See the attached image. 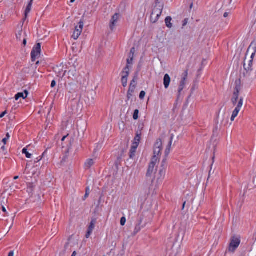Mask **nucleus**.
Returning a JSON list of instances; mask_svg holds the SVG:
<instances>
[{"mask_svg":"<svg viewBox=\"0 0 256 256\" xmlns=\"http://www.w3.org/2000/svg\"><path fill=\"white\" fill-rule=\"evenodd\" d=\"M248 53H251V60L248 61V64H246V60H244V70L240 77V78H242L243 77L246 82L251 83L256 79V73L253 72L252 68L253 59L256 53V42H252L249 46L246 54Z\"/></svg>","mask_w":256,"mask_h":256,"instance_id":"obj_1","label":"nucleus"},{"mask_svg":"<svg viewBox=\"0 0 256 256\" xmlns=\"http://www.w3.org/2000/svg\"><path fill=\"white\" fill-rule=\"evenodd\" d=\"M162 149V141L160 138H158L156 140L154 146V156H152V160L154 161H158L159 157L161 155V151Z\"/></svg>","mask_w":256,"mask_h":256,"instance_id":"obj_2","label":"nucleus"},{"mask_svg":"<svg viewBox=\"0 0 256 256\" xmlns=\"http://www.w3.org/2000/svg\"><path fill=\"white\" fill-rule=\"evenodd\" d=\"M157 161H154L151 160V162L149 164L148 170L146 174V176L148 178H150L152 181L154 179V174H156L157 168L156 166Z\"/></svg>","mask_w":256,"mask_h":256,"instance_id":"obj_3","label":"nucleus"},{"mask_svg":"<svg viewBox=\"0 0 256 256\" xmlns=\"http://www.w3.org/2000/svg\"><path fill=\"white\" fill-rule=\"evenodd\" d=\"M162 9L163 6L156 4L150 16V20L152 22L155 23L158 20L162 14Z\"/></svg>","mask_w":256,"mask_h":256,"instance_id":"obj_4","label":"nucleus"},{"mask_svg":"<svg viewBox=\"0 0 256 256\" xmlns=\"http://www.w3.org/2000/svg\"><path fill=\"white\" fill-rule=\"evenodd\" d=\"M234 90L231 99L232 102L235 106L238 100L239 93L240 90V79L236 80L235 82Z\"/></svg>","mask_w":256,"mask_h":256,"instance_id":"obj_5","label":"nucleus"},{"mask_svg":"<svg viewBox=\"0 0 256 256\" xmlns=\"http://www.w3.org/2000/svg\"><path fill=\"white\" fill-rule=\"evenodd\" d=\"M84 20L81 19L78 24L75 26L74 30L72 36L74 40H77L80 35L84 28Z\"/></svg>","mask_w":256,"mask_h":256,"instance_id":"obj_6","label":"nucleus"},{"mask_svg":"<svg viewBox=\"0 0 256 256\" xmlns=\"http://www.w3.org/2000/svg\"><path fill=\"white\" fill-rule=\"evenodd\" d=\"M41 52V44L40 43H37L33 48L31 52V60L32 62H35L37 57H38Z\"/></svg>","mask_w":256,"mask_h":256,"instance_id":"obj_7","label":"nucleus"},{"mask_svg":"<svg viewBox=\"0 0 256 256\" xmlns=\"http://www.w3.org/2000/svg\"><path fill=\"white\" fill-rule=\"evenodd\" d=\"M240 242V240L239 238L236 236L232 237L229 245L228 250L234 252L239 246Z\"/></svg>","mask_w":256,"mask_h":256,"instance_id":"obj_8","label":"nucleus"},{"mask_svg":"<svg viewBox=\"0 0 256 256\" xmlns=\"http://www.w3.org/2000/svg\"><path fill=\"white\" fill-rule=\"evenodd\" d=\"M138 72H136L135 74V76L134 77V78L130 82V84L129 87V89L128 92L127 97L128 100H130L132 96V93H133L135 90V84L132 85V82L136 83V81L138 80Z\"/></svg>","mask_w":256,"mask_h":256,"instance_id":"obj_9","label":"nucleus"},{"mask_svg":"<svg viewBox=\"0 0 256 256\" xmlns=\"http://www.w3.org/2000/svg\"><path fill=\"white\" fill-rule=\"evenodd\" d=\"M187 76H188V72L186 71L182 74V80H181L180 85H179L178 90V98H179V96H180V92L184 88V86H185Z\"/></svg>","mask_w":256,"mask_h":256,"instance_id":"obj_10","label":"nucleus"},{"mask_svg":"<svg viewBox=\"0 0 256 256\" xmlns=\"http://www.w3.org/2000/svg\"><path fill=\"white\" fill-rule=\"evenodd\" d=\"M142 218H140L138 220V223L136 224L135 226V228L134 232V234H136L138 232H140L142 228L144 227V226H142Z\"/></svg>","mask_w":256,"mask_h":256,"instance_id":"obj_11","label":"nucleus"},{"mask_svg":"<svg viewBox=\"0 0 256 256\" xmlns=\"http://www.w3.org/2000/svg\"><path fill=\"white\" fill-rule=\"evenodd\" d=\"M28 94V92L27 90H24V93L23 92H18L17 94L15 96V99L16 100H18L20 98H22L24 99H25Z\"/></svg>","mask_w":256,"mask_h":256,"instance_id":"obj_12","label":"nucleus"},{"mask_svg":"<svg viewBox=\"0 0 256 256\" xmlns=\"http://www.w3.org/2000/svg\"><path fill=\"white\" fill-rule=\"evenodd\" d=\"M225 114H226V112L225 110H224L223 112H222V108L220 109L219 113L218 115L217 118L218 120L221 123H222L224 121L225 119Z\"/></svg>","mask_w":256,"mask_h":256,"instance_id":"obj_13","label":"nucleus"},{"mask_svg":"<svg viewBox=\"0 0 256 256\" xmlns=\"http://www.w3.org/2000/svg\"><path fill=\"white\" fill-rule=\"evenodd\" d=\"M170 78L168 74H166L164 78V84L166 88H168L170 82Z\"/></svg>","mask_w":256,"mask_h":256,"instance_id":"obj_14","label":"nucleus"},{"mask_svg":"<svg viewBox=\"0 0 256 256\" xmlns=\"http://www.w3.org/2000/svg\"><path fill=\"white\" fill-rule=\"evenodd\" d=\"M174 138V134H172L170 135V140L168 142L167 148H166V149L165 150V154H166V156H167L170 152V147L172 146V142Z\"/></svg>","mask_w":256,"mask_h":256,"instance_id":"obj_15","label":"nucleus"},{"mask_svg":"<svg viewBox=\"0 0 256 256\" xmlns=\"http://www.w3.org/2000/svg\"><path fill=\"white\" fill-rule=\"evenodd\" d=\"M138 147V146H136V144H132V146L130 152V158H132L134 156Z\"/></svg>","mask_w":256,"mask_h":256,"instance_id":"obj_16","label":"nucleus"},{"mask_svg":"<svg viewBox=\"0 0 256 256\" xmlns=\"http://www.w3.org/2000/svg\"><path fill=\"white\" fill-rule=\"evenodd\" d=\"M140 132H137L136 134V136L134 138V142L132 144H136V146H138L140 140V136H141Z\"/></svg>","mask_w":256,"mask_h":256,"instance_id":"obj_17","label":"nucleus"},{"mask_svg":"<svg viewBox=\"0 0 256 256\" xmlns=\"http://www.w3.org/2000/svg\"><path fill=\"white\" fill-rule=\"evenodd\" d=\"M32 2H33V0H30L27 6H26V9L25 10V12H24V14H25V19L27 17V14L30 12L31 10V9H32Z\"/></svg>","mask_w":256,"mask_h":256,"instance_id":"obj_18","label":"nucleus"},{"mask_svg":"<svg viewBox=\"0 0 256 256\" xmlns=\"http://www.w3.org/2000/svg\"><path fill=\"white\" fill-rule=\"evenodd\" d=\"M94 164V161L93 159H88L85 162L84 166L86 169L90 168Z\"/></svg>","mask_w":256,"mask_h":256,"instance_id":"obj_19","label":"nucleus"},{"mask_svg":"<svg viewBox=\"0 0 256 256\" xmlns=\"http://www.w3.org/2000/svg\"><path fill=\"white\" fill-rule=\"evenodd\" d=\"M172 20V18L170 16H167L165 19L166 26L170 28L172 27V24L171 23Z\"/></svg>","mask_w":256,"mask_h":256,"instance_id":"obj_20","label":"nucleus"},{"mask_svg":"<svg viewBox=\"0 0 256 256\" xmlns=\"http://www.w3.org/2000/svg\"><path fill=\"white\" fill-rule=\"evenodd\" d=\"M166 170L164 168H160L158 172L159 177L158 178V180H162L164 179L165 174H166Z\"/></svg>","mask_w":256,"mask_h":256,"instance_id":"obj_21","label":"nucleus"},{"mask_svg":"<svg viewBox=\"0 0 256 256\" xmlns=\"http://www.w3.org/2000/svg\"><path fill=\"white\" fill-rule=\"evenodd\" d=\"M128 77L126 75H122V82L124 87L127 86Z\"/></svg>","mask_w":256,"mask_h":256,"instance_id":"obj_22","label":"nucleus"},{"mask_svg":"<svg viewBox=\"0 0 256 256\" xmlns=\"http://www.w3.org/2000/svg\"><path fill=\"white\" fill-rule=\"evenodd\" d=\"M240 111V110H238L236 108L234 109V110L232 112V117H231V120L232 121H234V120L236 116H238V114Z\"/></svg>","mask_w":256,"mask_h":256,"instance_id":"obj_23","label":"nucleus"},{"mask_svg":"<svg viewBox=\"0 0 256 256\" xmlns=\"http://www.w3.org/2000/svg\"><path fill=\"white\" fill-rule=\"evenodd\" d=\"M243 100H244V99L242 98H240L239 99L238 104L236 108L240 110V108H242V107L243 105Z\"/></svg>","mask_w":256,"mask_h":256,"instance_id":"obj_24","label":"nucleus"},{"mask_svg":"<svg viewBox=\"0 0 256 256\" xmlns=\"http://www.w3.org/2000/svg\"><path fill=\"white\" fill-rule=\"evenodd\" d=\"M22 152L23 154H25L27 158H30L32 157V154H30L27 150L26 148H24L22 150Z\"/></svg>","mask_w":256,"mask_h":256,"instance_id":"obj_25","label":"nucleus"},{"mask_svg":"<svg viewBox=\"0 0 256 256\" xmlns=\"http://www.w3.org/2000/svg\"><path fill=\"white\" fill-rule=\"evenodd\" d=\"M120 14L118 13L115 14L113 16V26H114L116 22L120 18Z\"/></svg>","mask_w":256,"mask_h":256,"instance_id":"obj_26","label":"nucleus"},{"mask_svg":"<svg viewBox=\"0 0 256 256\" xmlns=\"http://www.w3.org/2000/svg\"><path fill=\"white\" fill-rule=\"evenodd\" d=\"M166 158H164L162 162L160 168H164V169L166 170Z\"/></svg>","mask_w":256,"mask_h":256,"instance_id":"obj_27","label":"nucleus"},{"mask_svg":"<svg viewBox=\"0 0 256 256\" xmlns=\"http://www.w3.org/2000/svg\"><path fill=\"white\" fill-rule=\"evenodd\" d=\"M138 113H139V110H136L134 111V114H133V118L134 120H136L138 119Z\"/></svg>","mask_w":256,"mask_h":256,"instance_id":"obj_28","label":"nucleus"},{"mask_svg":"<svg viewBox=\"0 0 256 256\" xmlns=\"http://www.w3.org/2000/svg\"><path fill=\"white\" fill-rule=\"evenodd\" d=\"M124 75H126L128 76L129 74V66L128 65L124 68V70L123 72Z\"/></svg>","mask_w":256,"mask_h":256,"instance_id":"obj_29","label":"nucleus"},{"mask_svg":"<svg viewBox=\"0 0 256 256\" xmlns=\"http://www.w3.org/2000/svg\"><path fill=\"white\" fill-rule=\"evenodd\" d=\"M134 55H132V54L130 55V54L129 58L127 59L128 64H132L133 58H134Z\"/></svg>","mask_w":256,"mask_h":256,"instance_id":"obj_30","label":"nucleus"},{"mask_svg":"<svg viewBox=\"0 0 256 256\" xmlns=\"http://www.w3.org/2000/svg\"><path fill=\"white\" fill-rule=\"evenodd\" d=\"M70 148H68L65 152V155L64 156L63 160H66L68 158V154L69 153Z\"/></svg>","mask_w":256,"mask_h":256,"instance_id":"obj_31","label":"nucleus"},{"mask_svg":"<svg viewBox=\"0 0 256 256\" xmlns=\"http://www.w3.org/2000/svg\"><path fill=\"white\" fill-rule=\"evenodd\" d=\"M90 194V190L88 188H86V194L84 196V198H83L84 200H85V199Z\"/></svg>","mask_w":256,"mask_h":256,"instance_id":"obj_32","label":"nucleus"},{"mask_svg":"<svg viewBox=\"0 0 256 256\" xmlns=\"http://www.w3.org/2000/svg\"><path fill=\"white\" fill-rule=\"evenodd\" d=\"M145 96H146L145 92L141 91L140 94V100L144 99V98Z\"/></svg>","mask_w":256,"mask_h":256,"instance_id":"obj_33","label":"nucleus"},{"mask_svg":"<svg viewBox=\"0 0 256 256\" xmlns=\"http://www.w3.org/2000/svg\"><path fill=\"white\" fill-rule=\"evenodd\" d=\"M126 222V218L125 217H122L120 219V224L122 226H124Z\"/></svg>","mask_w":256,"mask_h":256,"instance_id":"obj_34","label":"nucleus"},{"mask_svg":"<svg viewBox=\"0 0 256 256\" xmlns=\"http://www.w3.org/2000/svg\"><path fill=\"white\" fill-rule=\"evenodd\" d=\"M92 230L88 229V231L86 234V238H88L90 237V235L92 233Z\"/></svg>","mask_w":256,"mask_h":256,"instance_id":"obj_35","label":"nucleus"},{"mask_svg":"<svg viewBox=\"0 0 256 256\" xmlns=\"http://www.w3.org/2000/svg\"><path fill=\"white\" fill-rule=\"evenodd\" d=\"M188 18H185L182 21V28L185 26L188 23Z\"/></svg>","mask_w":256,"mask_h":256,"instance_id":"obj_36","label":"nucleus"},{"mask_svg":"<svg viewBox=\"0 0 256 256\" xmlns=\"http://www.w3.org/2000/svg\"><path fill=\"white\" fill-rule=\"evenodd\" d=\"M96 221H97V218H96L92 217V220H91L90 223H92L93 224L95 225L96 224Z\"/></svg>","mask_w":256,"mask_h":256,"instance_id":"obj_37","label":"nucleus"},{"mask_svg":"<svg viewBox=\"0 0 256 256\" xmlns=\"http://www.w3.org/2000/svg\"><path fill=\"white\" fill-rule=\"evenodd\" d=\"M94 227H95V225L93 224L92 223H90V224L88 228V229L93 231Z\"/></svg>","mask_w":256,"mask_h":256,"instance_id":"obj_38","label":"nucleus"},{"mask_svg":"<svg viewBox=\"0 0 256 256\" xmlns=\"http://www.w3.org/2000/svg\"><path fill=\"white\" fill-rule=\"evenodd\" d=\"M120 160H121V157L120 156H118V160L116 162H115V164L116 166H118V164L120 162Z\"/></svg>","mask_w":256,"mask_h":256,"instance_id":"obj_39","label":"nucleus"},{"mask_svg":"<svg viewBox=\"0 0 256 256\" xmlns=\"http://www.w3.org/2000/svg\"><path fill=\"white\" fill-rule=\"evenodd\" d=\"M135 52H136L135 48L133 47L131 48L130 54V55L131 54L134 55Z\"/></svg>","mask_w":256,"mask_h":256,"instance_id":"obj_40","label":"nucleus"},{"mask_svg":"<svg viewBox=\"0 0 256 256\" xmlns=\"http://www.w3.org/2000/svg\"><path fill=\"white\" fill-rule=\"evenodd\" d=\"M7 114V111L6 110H5V111L3 112L0 114V118H2L5 116V114Z\"/></svg>","mask_w":256,"mask_h":256,"instance_id":"obj_41","label":"nucleus"},{"mask_svg":"<svg viewBox=\"0 0 256 256\" xmlns=\"http://www.w3.org/2000/svg\"><path fill=\"white\" fill-rule=\"evenodd\" d=\"M56 82L54 80H53L51 83V87L54 88L56 86Z\"/></svg>","mask_w":256,"mask_h":256,"instance_id":"obj_42","label":"nucleus"},{"mask_svg":"<svg viewBox=\"0 0 256 256\" xmlns=\"http://www.w3.org/2000/svg\"><path fill=\"white\" fill-rule=\"evenodd\" d=\"M109 28L111 30H112V18L110 20Z\"/></svg>","mask_w":256,"mask_h":256,"instance_id":"obj_43","label":"nucleus"},{"mask_svg":"<svg viewBox=\"0 0 256 256\" xmlns=\"http://www.w3.org/2000/svg\"><path fill=\"white\" fill-rule=\"evenodd\" d=\"M8 139H6V138H3L2 140V142L4 144H6L7 142Z\"/></svg>","mask_w":256,"mask_h":256,"instance_id":"obj_44","label":"nucleus"},{"mask_svg":"<svg viewBox=\"0 0 256 256\" xmlns=\"http://www.w3.org/2000/svg\"><path fill=\"white\" fill-rule=\"evenodd\" d=\"M21 34H22V32H18V34H16V37L17 39L20 38V36H21Z\"/></svg>","mask_w":256,"mask_h":256,"instance_id":"obj_45","label":"nucleus"},{"mask_svg":"<svg viewBox=\"0 0 256 256\" xmlns=\"http://www.w3.org/2000/svg\"><path fill=\"white\" fill-rule=\"evenodd\" d=\"M22 44L24 46L26 44V38H24L22 42Z\"/></svg>","mask_w":256,"mask_h":256,"instance_id":"obj_46","label":"nucleus"},{"mask_svg":"<svg viewBox=\"0 0 256 256\" xmlns=\"http://www.w3.org/2000/svg\"><path fill=\"white\" fill-rule=\"evenodd\" d=\"M14 252L13 251H10L9 253H8V256H14Z\"/></svg>","mask_w":256,"mask_h":256,"instance_id":"obj_47","label":"nucleus"},{"mask_svg":"<svg viewBox=\"0 0 256 256\" xmlns=\"http://www.w3.org/2000/svg\"><path fill=\"white\" fill-rule=\"evenodd\" d=\"M10 138V135L9 133H8V132L6 133V138L8 140V139H9Z\"/></svg>","mask_w":256,"mask_h":256,"instance_id":"obj_48","label":"nucleus"},{"mask_svg":"<svg viewBox=\"0 0 256 256\" xmlns=\"http://www.w3.org/2000/svg\"><path fill=\"white\" fill-rule=\"evenodd\" d=\"M253 183L256 184V176L253 178Z\"/></svg>","mask_w":256,"mask_h":256,"instance_id":"obj_49","label":"nucleus"},{"mask_svg":"<svg viewBox=\"0 0 256 256\" xmlns=\"http://www.w3.org/2000/svg\"><path fill=\"white\" fill-rule=\"evenodd\" d=\"M228 14H229L228 12H226L224 14V18H226V17H228Z\"/></svg>","mask_w":256,"mask_h":256,"instance_id":"obj_50","label":"nucleus"},{"mask_svg":"<svg viewBox=\"0 0 256 256\" xmlns=\"http://www.w3.org/2000/svg\"><path fill=\"white\" fill-rule=\"evenodd\" d=\"M2 210L4 212H6V208H5V207H4V206H2Z\"/></svg>","mask_w":256,"mask_h":256,"instance_id":"obj_51","label":"nucleus"},{"mask_svg":"<svg viewBox=\"0 0 256 256\" xmlns=\"http://www.w3.org/2000/svg\"><path fill=\"white\" fill-rule=\"evenodd\" d=\"M68 134H67L66 136H64L62 137V141L63 142L64 140L68 136Z\"/></svg>","mask_w":256,"mask_h":256,"instance_id":"obj_52","label":"nucleus"},{"mask_svg":"<svg viewBox=\"0 0 256 256\" xmlns=\"http://www.w3.org/2000/svg\"><path fill=\"white\" fill-rule=\"evenodd\" d=\"M76 251H74V252H72V256H76Z\"/></svg>","mask_w":256,"mask_h":256,"instance_id":"obj_53","label":"nucleus"},{"mask_svg":"<svg viewBox=\"0 0 256 256\" xmlns=\"http://www.w3.org/2000/svg\"><path fill=\"white\" fill-rule=\"evenodd\" d=\"M2 150L4 151L6 150V147L4 146H3L2 147Z\"/></svg>","mask_w":256,"mask_h":256,"instance_id":"obj_54","label":"nucleus"},{"mask_svg":"<svg viewBox=\"0 0 256 256\" xmlns=\"http://www.w3.org/2000/svg\"><path fill=\"white\" fill-rule=\"evenodd\" d=\"M186 202H184L183 204H182V209H184V206H185V205H186Z\"/></svg>","mask_w":256,"mask_h":256,"instance_id":"obj_55","label":"nucleus"},{"mask_svg":"<svg viewBox=\"0 0 256 256\" xmlns=\"http://www.w3.org/2000/svg\"><path fill=\"white\" fill-rule=\"evenodd\" d=\"M41 159H42V158H36L37 161H35V162H38L40 161Z\"/></svg>","mask_w":256,"mask_h":256,"instance_id":"obj_56","label":"nucleus"},{"mask_svg":"<svg viewBox=\"0 0 256 256\" xmlns=\"http://www.w3.org/2000/svg\"><path fill=\"white\" fill-rule=\"evenodd\" d=\"M18 176H15L14 177V180H17V179H18Z\"/></svg>","mask_w":256,"mask_h":256,"instance_id":"obj_57","label":"nucleus"},{"mask_svg":"<svg viewBox=\"0 0 256 256\" xmlns=\"http://www.w3.org/2000/svg\"><path fill=\"white\" fill-rule=\"evenodd\" d=\"M159 4L158 0H156V4Z\"/></svg>","mask_w":256,"mask_h":256,"instance_id":"obj_58","label":"nucleus"},{"mask_svg":"<svg viewBox=\"0 0 256 256\" xmlns=\"http://www.w3.org/2000/svg\"><path fill=\"white\" fill-rule=\"evenodd\" d=\"M211 173H212V168H211V169H210V172H209V176H208V178H210V174H211Z\"/></svg>","mask_w":256,"mask_h":256,"instance_id":"obj_59","label":"nucleus"},{"mask_svg":"<svg viewBox=\"0 0 256 256\" xmlns=\"http://www.w3.org/2000/svg\"><path fill=\"white\" fill-rule=\"evenodd\" d=\"M211 173H212V168H211V169H210V172H209V176H208V178H210V174H211Z\"/></svg>","mask_w":256,"mask_h":256,"instance_id":"obj_60","label":"nucleus"},{"mask_svg":"<svg viewBox=\"0 0 256 256\" xmlns=\"http://www.w3.org/2000/svg\"><path fill=\"white\" fill-rule=\"evenodd\" d=\"M76 0H70V3H73L75 2Z\"/></svg>","mask_w":256,"mask_h":256,"instance_id":"obj_61","label":"nucleus"},{"mask_svg":"<svg viewBox=\"0 0 256 256\" xmlns=\"http://www.w3.org/2000/svg\"><path fill=\"white\" fill-rule=\"evenodd\" d=\"M134 84H135V86H136V83L132 82V85H134Z\"/></svg>","mask_w":256,"mask_h":256,"instance_id":"obj_62","label":"nucleus"},{"mask_svg":"<svg viewBox=\"0 0 256 256\" xmlns=\"http://www.w3.org/2000/svg\"><path fill=\"white\" fill-rule=\"evenodd\" d=\"M214 156L212 157V163L214 162Z\"/></svg>","mask_w":256,"mask_h":256,"instance_id":"obj_63","label":"nucleus"},{"mask_svg":"<svg viewBox=\"0 0 256 256\" xmlns=\"http://www.w3.org/2000/svg\"><path fill=\"white\" fill-rule=\"evenodd\" d=\"M39 64V61H38L36 62V64Z\"/></svg>","mask_w":256,"mask_h":256,"instance_id":"obj_64","label":"nucleus"}]
</instances>
